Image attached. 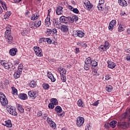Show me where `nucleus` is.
I'll use <instances>...</instances> for the list:
<instances>
[{
    "label": "nucleus",
    "mask_w": 130,
    "mask_h": 130,
    "mask_svg": "<svg viewBox=\"0 0 130 130\" xmlns=\"http://www.w3.org/2000/svg\"><path fill=\"white\" fill-rule=\"evenodd\" d=\"M21 74L22 72H21V71L17 70V72H15L14 73V77L15 78V79H19Z\"/></svg>",
    "instance_id": "14"
},
{
    "label": "nucleus",
    "mask_w": 130,
    "mask_h": 130,
    "mask_svg": "<svg viewBox=\"0 0 130 130\" xmlns=\"http://www.w3.org/2000/svg\"><path fill=\"white\" fill-rule=\"evenodd\" d=\"M85 122V119L83 117H78L77 119V126H82Z\"/></svg>",
    "instance_id": "6"
},
{
    "label": "nucleus",
    "mask_w": 130,
    "mask_h": 130,
    "mask_svg": "<svg viewBox=\"0 0 130 130\" xmlns=\"http://www.w3.org/2000/svg\"><path fill=\"white\" fill-rule=\"evenodd\" d=\"M2 8H3L5 11H7V10H8V8L7 7V5L6 4H4V5L2 6Z\"/></svg>",
    "instance_id": "64"
},
{
    "label": "nucleus",
    "mask_w": 130,
    "mask_h": 130,
    "mask_svg": "<svg viewBox=\"0 0 130 130\" xmlns=\"http://www.w3.org/2000/svg\"><path fill=\"white\" fill-rule=\"evenodd\" d=\"M116 123H117V122L116 120H113L110 122L109 125H110V126H111V127L114 128V127L116 126Z\"/></svg>",
    "instance_id": "20"
},
{
    "label": "nucleus",
    "mask_w": 130,
    "mask_h": 130,
    "mask_svg": "<svg viewBox=\"0 0 130 130\" xmlns=\"http://www.w3.org/2000/svg\"><path fill=\"white\" fill-rule=\"evenodd\" d=\"M90 66H92V67H97V66H98V60H91V63L90 64Z\"/></svg>",
    "instance_id": "26"
},
{
    "label": "nucleus",
    "mask_w": 130,
    "mask_h": 130,
    "mask_svg": "<svg viewBox=\"0 0 130 130\" xmlns=\"http://www.w3.org/2000/svg\"><path fill=\"white\" fill-rule=\"evenodd\" d=\"M73 18L74 21H78V20H79V17H78L77 16H73Z\"/></svg>",
    "instance_id": "62"
},
{
    "label": "nucleus",
    "mask_w": 130,
    "mask_h": 130,
    "mask_svg": "<svg viewBox=\"0 0 130 130\" xmlns=\"http://www.w3.org/2000/svg\"><path fill=\"white\" fill-rule=\"evenodd\" d=\"M17 109L20 113H24V109L23 108V107H22V105L18 104Z\"/></svg>",
    "instance_id": "21"
},
{
    "label": "nucleus",
    "mask_w": 130,
    "mask_h": 130,
    "mask_svg": "<svg viewBox=\"0 0 130 130\" xmlns=\"http://www.w3.org/2000/svg\"><path fill=\"white\" fill-rule=\"evenodd\" d=\"M108 28L110 31H112L113 29H114V26L112 25H111L110 23H109Z\"/></svg>",
    "instance_id": "47"
},
{
    "label": "nucleus",
    "mask_w": 130,
    "mask_h": 130,
    "mask_svg": "<svg viewBox=\"0 0 130 130\" xmlns=\"http://www.w3.org/2000/svg\"><path fill=\"white\" fill-rule=\"evenodd\" d=\"M90 67H91V65H90V64H88L85 62V64L84 65V70H85V71H89Z\"/></svg>",
    "instance_id": "29"
},
{
    "label": "nucleus",
    "mask_w": 130,
    "mask_h": 130,
    "mask_svg": "<svg viewBox=\"0 0 130 130\" xmlns=\"http://www.w3.org/2000/svg\"><path fill=\"white\" fill-rule=\"evenodd\" d=\"M77 104H78V106H79L80 107H85V105L84 104H83V102H82V101L81 100H79L77 102Z\"/></svg>",
    "instance_id": "34"
},
{
    "label": "nucleus",
    "mask_w": 130,
    "mask_h": 130,
    "mask_svg": "<svg viewBox=\"0 0 130 130\" xmlns=\"http://www.w3.org/2000/svg\"><path fill=\"white\" fill-rule=\"evenodd\" d=\"M118 30L119 32H122V31L123 30V27H122V25H119V26L118 27Z\"/></svg>",
    "instance_id": "51"
},
{
    "label": "nucleus",
    "mask_w": 130,
    "mask_h": 130,
    "mask_svg": "<svg viewBox=\"0 0 130 130\" xmlns=\"http://www.w3.org/2000/svg\"><path fill=\"white\" fill-rule=\"evenodd\" d=\"M129 113H130V108L126 112L125 114H123V118H125L126 116H128V119L130 120V115Z\"/></svg>",
    "instance_id": "25"
},
{
    "label": "nucleus",
    "mask_w": 130,
    "mask_h": 130,
    "mask_svg": "<svg viewBox=\"0 0 130 130\" xmlns=\"http://www.w3.org/2000/svg\"><path fill=\"white\" fill-rule=\"evenodd\" d=\"M43 87L45 89V90H48V88H49V85L47 83H44L43 84Z\"/></svg>",
    "instance_id": "39"
},
{
    "label": "nucleus",
    "mask_w": 130,
    "mask_h": 130,
    "mask_svg": "<svg viewBox=\"0 0 130 130\" xmlns=\"http://www.w3.org/2000/svg\"><path fill=\"white\" fill-rule=\"evenodd\" d=\"M104 46H105L106 49H109L110 47L109 42L105 41Z\"/></svg>",
    "instance_id": "36"
},
{
    "label": "nucleus",
    "mask_w": 130,
    "mask_h": 130,
    "mask_svg": "<svg viewBox=\"0 0 130 130\" xmlns=\"http://www.w3.org/2000/svg\"><path fill=\"white\" fill-rule=\"evenodd\" d=\"M68 8L70 10V11H72V12H73V11L74 10V8L73 6H71V5H69L68 6Z\"/></svg>",
    "instance_id": "63"
},
{
    "label": "nucleus",
    "mask_w": 130,
    "mask_h": 130,
    "mask_svg": "<svg viewBox=\"0 0 130 130\" xmlns=\"http://www.w3.org/2000/svg\"><path fill=\"white\" fill-rule=\"evenodd\" d=\"M5 123H6L5 125V126H7V127H12V125L10 120L6 121Z\"/></svg>",
    "instance_id": "22"
},
{
    "label": "nucleus",
    "mask_w": 130,
    "mask_h": 130,
    "mask_svg": "<svg viewBox=\"0 0 130 130\" xmlns=\"http://www.w3.org/2000/svg\"><path fill=\"white\" fill-rule=\"evenodd\" d=\"M52 32V30L51 29H48L47 30V35H51V33Z\"/></svg>",
    "instance_id": "49"
},
{
    "label": "nucleus",
    "mask_w": 130,
    "mask_h": 130,
    "mask_svg": "<svg viewBox=\"0 0 130 130\" xmlns=\"http://www.w3.org/2000/svg\"><path fill=\"white\" fill-rule=\"evenodd\" d=\"M62 26V24H61V23L58 22L54 27H55V28H58V29H60L61 28Z\"/></svg>",
    "instance_id": "41"
},
{
    "label": "nucleus",
    "mask_w": 130,
    "mask_h": 130,
    "mask_svg": "<svg viewBox=\"0 0 130 130\" xmlns=\"http://www.w3.org/2000/svg\"><path fill=\"white\" fill-rule=\"evenodd\" d=\"M99 101H96L95 102L93 103V104H91V105H92V106H98V104H99Z\"/></svg>",
    "instance_id": "53"
},
{
    "label": "nucleus",
    "mask_w": 130,
    "mask_h": 130,
    "mask_svg": "<svg viewBox=\"0 0 130 130\" xmlns=\"http://www.w3.org/2000/svg\"><path fill=\"white\" fill-rule=\"evenodd\" d=\"M60 23H64V24L69 23V18L66 16H61L59 18Z\"/></svg>",
    "instance_id": "8"
},
{
    "label": "nucleus",
    "mask_w": 130,
    "mask_h": 130,
    "mask_svg": "<svg viewBox=\"0 0 130 130\" xmlns=\"http://www.w3.org/2000/svg\"><path fill=\"white\" fill-rule=\"evenodd\" d=\"M110 25H113L114 27L115 26V24H116V20H112L110 22Z\"/></svg>",
    "instance_id": "48"
},
{
    "label": "nucleus",
    "mask_w": 130,
    "mask_h": 130,
    "mask_svg": "<svg viewBox=\"0 0 130 130\" xmlns=\"http://www.w3.org/2000/svg\"><path fill=\"white\" fill-rule=\"evenodd\" d=\"M76 35H77V36H78V37H80V38H82L85 36V33L82 30H78L76 31Z\"/></svg>",
    "instance_id": "19"
},
{
    "label": "nucleus",
    "mask_w": 130,
    "mask_h": 130,
    "mask_svg": "<svg viewBox=\"0 0 130 130\" xmlns=\"http://www.w3.org/2000/svg\"><path fill=\"white\" fill-rule=\"evenodd\" d=\"M29 27L30 28H34L35 27V24L33 22L29 24Z\"/></svg>",
    "instance_id": "61"
},
{
    "label": "nucleus",
    "mask_w": 130,
    "mask_h": 130,
    "mask_svg": "<svg viewBox=\"0 0 130 130\" xmlns=\"http://www.w3.org/2000/svg\"><path fill=\"white\" fill-rule=\"evenodd\" d=\"M47 76L49 79H50L51 82H55V79L54 77L53 76V75H52V73L51 72H48Z\"/></svg>",
    "instance_id": "16"
},
{
    "label": "nucleus",
    "mask_w": 130,
    "mask_h": 130,
    "mask_svg": "<svg viewBox=\"0 0 130 130\" xmlns=\"http://www.w3.org/2000/svg\"><path fill=\"white\" fill-rule=\"evenodd\" d=\"M41 115H42V112L39 111L37 113V116H41Z\"/></svg>",
    "instance_id": "59"
},
{
    "label": "nucleus",
    "mask_w": 130,
    "mask_h": 130,
    "mask_svg": "<svg viewBox=\"0 0 130 130\" xmlns=\"http://www.w3.org/2000/svg\"><path fill=\"white\" fill-rule=\"evenodd\" d=\"M34 50L37 56L41 57L43 56V54L42 53V50L39 47L35 46L34 48Z\"/></svg>",
    "instance_id": "4"
},
{
    "label": "nucleus",
    "mask_w": 130,
    "mask_h": 130,
    "mask_svg": "<svg viewBox=\"0 0 130 130\" xmlns=\"http://www.w3.org/2000/svg\"><path fill=\"white\" fill-rule=\"evenodd\" d=\"M107 63H108V68H109L110 69H114V68L116 67V64H115V63L111 61L108 60L107 61Z\"/></svg>",
    "instance_id": "11"
},
{
    "label": "nucleus",
    "mask_w": 130,
    "mask_h": 130,
    "mask_svg": "<svg viewBox=\"0 0 130 130\" xmlns=\"http://www.w3.org/2000/svg\"><path fill=\"white\" fill-rule=\"evenodd\" d=\"M73 13H75V14H79V10L77 8H74L73 11Z\"/></svg>",
    "instance_id": "56"
},
{
    "label": "nucleus",
    "mask_w": 130,
    "mask_h": 130,
    "mask_svg": "<svg viewBox=\"0 0 130 130\" xmlns=\"http://www.w3.org/2000/svg\"><path fill=\"white\" fill-rule=\"evenodd\" d=\"M55 111H56L57 113H60L62 111V109L59 106H57L55 108Z\"/></svg>",
    "instance_id": "24"
},
{
    "label": "nucleus",
    "mask_w": 130,
    "mask_h": 130,
    "mask_svg": "<svg viewBox=\"0 0 130 130\" xmlns=\"http://www.w3.org/2000/svg\"><path fill=\"white\" fill-rule=\"evenodd\" d=\"M23 68L24 67L23 66V64H19L18 67V71H20V72L22 73Z\"/></svg>",
    "instance_id": "40"
},
{
    "label": "nucleus",
    "mask_w": 130,
    "mask_h": 130,
    "mask_svg": "<svg viewBox=\"0 0 130 130\" xmlns=\"http://www.w3.org/2000/svg\"><path fill=\"white\" fill-rule=\"evenodd\" d=\"M18 97L20 99H21V100H26L27 98V94L25 93H20L18 95Z\"/></svg>",
    "instance_id": "18"
},
{
    "label": "nucleus",
    "mask_w": 130,
    "mask_h": 130,
    "mask_svg": "<svg viewBox=\"0 0 130 130\" xmlns=\"http://www.w3.org/2000/svg\"><path fill=\"white\" fill-rule=\"evenodd\" d=\"M35 27L36 28H38L39 27H40L41 26V21L40 20H37L34 23Z\"/></svg>",
    "instance_id": "27"
},
{
    "label": "nucleus",
    "mask_w": 130,
    "mask_h": 130,
    "mask_svg": "<svg viewBox=\"0 0 130 130\" xmlns=\"http://www.w3.org/2000/svg\"><path fill=\"white\" fill-rule=\"evenodd\" d=\"M11 33H12L11 31H6L5 34V37L6 39H7V41L8 43H9V44H11V43H13V37H12Z\"/></svg>",
    "instance_id": "2"
},
{
    "label": "nucleus",
    "mask_w": 130,
    "mask_h": 130,
    "mask_svg": "<svg viewBox=\"0 0 130 130\" xmlns=\"http://www.w3.org/2000/svg\"><path fill=\"white\" fill-rule=\"evenodd\" d=\"M46 42V39L44 38H41L39 41V43H42V42Z\"/></svg>",
    "instance_id": "45"
},
{
    "label": "nucleus",
    "mask_w": 130,
    "mask_h": 130,
    "mask_svg": "<svg viewBox=\"0 0 130 130\" xmlns=\"http://www.w3.org/2000/svg\"><path fill=\"white\" fill-rule=\"evenodd\" d=\"M99 49L100 50H102L103 51H105L106 50H107L106 48L105 47L104 45H101L99 47Z\"/></svg>",
    "instance_id": "42"
},
{
    "label": "nucleus",
    "mask_w": 130,
    "mask_h": 130,
    "mask_svg": "<svg viewBox=\"0 0 130 130\" xmlns=\"http://www.w3.org/2000/svg\"><path fill=\"white\" fill-rule=\"evenodd\" d=\"M60 74L61 76V75H64V76H66V74H67V70L64 69L63 70Z\"/></svg>",
    "instance_id": "57"
},
{
    "label": "nucleus",
    "mask_w": 130,
    "mask_h": 130,
    "mask_svg": "<svg viewBox=\"0 0 130 130\" xmlns=\"http://www.w3.org/2000/svg\"><path fill=\"white\" fill-rule=\"evenodd\" d=\"M10 114H12V115H14L15 116H17L18 115V113L16 111V109L13 107H11L10 109Z\"/></svg>",
    "instance_id": "9"
},
{
    "label": "nucleus",
    "mask_w": 130,
    "mask_h": 130,
    "mask_svg": "<svg viewBox=\"0 0 130 130\" xmlns=\"http://www.w3.org/2000/svg\"><path fill=\"white\" fill-rule=\"evenodd\" d=\"M70 22H71V23H74V22H75V20H74L73 17H71L70 16L68 17V23H70Z\"/></svg>",
    "instance_id": "43"
},
{
    "label": "nucleus",
    "mask_w": 130,
    "mask_h": 130,
    "mask_svg": "<svg viewBox=\"0 0 130 130\" xmlns=\"http://www.w3.org/2000/svg\"><path fill=\"white\" fill-rule=\"evenodd\" d=\"M63 8L61 6H58L56 9V13L57 15H61L63 12Z\"/></svg>",
    "instance_id": "10"
},
{
    "label": "nucleus",
    "mask_w": 130,
    "mask_h": 130,
    "mask_svg": "<svg viewBox=\"0 0 130 130\" xmlns=\"http://www.w3.org/2000/svg\"><path fill=\"white\" fill-rule=\"evenodd\" d=\"M64 69H63L62 67H60L58 68V71L60 73H61L64 70Z\"/></svg>",
    "instance_id": "60"
},
{
    "label": "nucleus",
    "mask_w": 130,
    "mask_h": 130,
    "mask_svg": "<svg viewBox=\"0 0 130 130\" xmlns=\"http://www.w3.org/2000/svg\"><path fill=\"white\" fill-rule=\"evenodd\" d=\"M117 125L123 128V129H125V128H127L129 126V123L127 122H122L118 123Z\"/></svg>",
    "instance_id": "5"
},
{
    "label": "nucleus",
    "mask_w": 130,
    "mask_h": 130,
    "mask_svg": "<svg viewBox=\"0 0 130 130\" xmlns=\"http://www.w3.org/2000/svg\"><path fill=\"white\" fill-rule=\"evenodd\" d=\"M112 89H113V87L110 85H108L106 87V90L107 92H111Z\"/></svg>",
    "instance_id": "30"
},
{
    "label": "nucleus",
    "mask_w": 130,
    "mask_h": 130,
    "mask_svg": "<svg viewBox=\"0 0 130 130\" xmlns=\"http://www.w3.org/2000/svg\"><path fill=\"white\" fill-rule=\"evenodd\" d=\"M48 107L50 109H53L54 108V105L53 103H50L48 105Z\"/></svg>",
    "instance_id": "46"
},
{
    "label": "nucleus",
    "mask_w": 130,
    "mask_h": 130,
    "mask_svg": "<svg viewBox=\"0 0 130 130\" xmlns=\"http://www.w3.org/2000/svg\"><path fill=\"white\" fill-rule=\"evenodd\" d=\"M98 9L100 12H102L103 11V5L99 4L98 5Z\"/></svg>",
    "instance_id": "37"
},
{
    "label": "nucleus",
    "mask_w": 130,
    "mask_h": 130,
    "mask_svg": "<svg viewBox=\"0 0 130 130\" xmlns=\"http://www.w3.org/2000/svg\"><path fill=\"white\" fill-rule=\"evenodd\" d=\"M31 20H32V21H35V20H37V18H36L35 14H33L31 16Z\"/></svg>",
    "instance_id": "54"
},
{
    "label": "nucleus",
    "mask_w": 130,
    "mask_h": 130,
    "mask_svg": "<svg viewBox=\"0 0 130 130\" xmlns=\"http://www.w3.org/2000/svg\"><path fill=\"white\" fill-rule=\"evenodd\" d=\"M28 96H30L32 98V99H35L37 96H38V92L33 91H28Z\"/></svg>",
    "instance_id": "7"
},
{
    "label": "nucleus",
    "mask_w": 130,
    "mask_h": 130,
    "mask_svg": "<svg viewBox=\"0 0 130 130\" xmlns=\"http://www.w3.org/2000/svg\"><path fill=\"white\" fill-rule=\"evenodd\" d=\"M14 66H18L20 63V61L18 59L15 60L14 61Z\"/></svg>",
    "instance_id": "55"
},
{
    "label": "nucleus",
    "mask_w": 130,
    "mask_h": 130,
    "mask_svg": "<svg viewBox=\"0 0 130 130\" xmlns=\"http://www.w3.org/2000/svg\"><path fill=\"white\" fill-rule=\"evenodd\" d=\"M85 62L91 66V63L92 62V60H91V57H88L86 58Z\"/></svg>",
    "instance_id": "35"
},
{
    "label": "nucleus",
    "mask_w": 130,
    "mask_h": 130,
    "mask_svg": "<svg viewBox=\"0 0 130 130\" xmlns=\"http://www.w3.org/2000/svg\"><path fill=\"white\" fill-rule=\"evenodd\" d=\"M36 82L34 81H32L29 84V86H30L31 88H35V87H36Z\"/></svg>",
    "instance_id": "33"
},
{
    "label": "nucleus",
    "mask_w": 130,
    "mask_h": 130,
    "mask_svg": "<svg viewBox=\"0 0 130 130\" xmlns=\"http://www.w3.org/2000/svg\"><path fill=\"white\" fill-rule=\"evenodd\" d=\"M0 63L1 65H2L5 69H6V70H11V67H12V62H9L2 60L1 61Z\"/></svg>",
    "instance_id": "3"
},
{
    "label": "nucleus",
    "mask_w": 130,
    "mask_h": 130,
    "mask_svg": "<svg viewBox=\"0 0 130 130\" xmlns=\"http://www.w3.org/2000/svg\"><path fill=\"white\" fill-rule=\"evenodd\" d=\"M11 14L12 13H11V12H7L5 15L4 16V19H5V20H8V19H9V17H10Z\"/></svg>",
    "instance_id": "28"
},
{
    "label": "nucleus",
    "mask_w": 130,
    "mask_h": 130,
    "mask_svg": "<svg viewBox=\"0 0 130 130\" xmlns=\"http://www.w3.org/2000/svg\"><path fill=\"white\" fill-rule=\"evenodd\" d=\"M12 94L13 95H18V90L15 87H12Z\"/></svg>",
    "instance_id": "31"
},
{
    "label": "nucleus",
    "mask_w": 130,
    "mask_h": 130,
    "mask_svg": "<svg viewBox=\"0 0 130 130\" xmlns=\"http://www.w3.org/2000/svg\"><path fill=\"white\" fill-rule=\"evenodd\" d=\"M17 51H18L17 48H13L10 50L9 53L10 55H12V56H15L16 53H17Z\"/></svg>",
    "instance_id": "13"
},
{
    "label": "nucleus",
    "mask_w": 130,
    "mask_h": 130,
    "mask_svg": "<svg viewBox=\"0 0 130 130\" xmlns=\"http://www.w3.org/2000/svg\"><path fill=\"white\" fill-rule=\"evenodd\" d=\"M60 30H61L62 32H67L68 30H69V28H68V26L65 25H62V26Z\"/></svg>",
    "instance_id": "23"
},
{
    "label": "nucleus",
    "mask_w": 130,
    "mask_h": 130,
    "mask_svg": "<svg viewBox=\"0 0 130 130\" xmlns=\"http://www.w3.org/2000/svg\"><path fill=\"white\" fill-rule=\"evenodd\" d=\"M45 23L47 27H49V25H51V23L50 22V16L49 14H48V17L46 18Z\"/></svg>",
    "instance_id": "12"
},
{
    "label": "nucleus",
    "mask_w": 130,
    "mask_h": 130,
    "mask_svg": "<svg viewBox=\"0 0 130 130\" xmlns=\"http://www.w3.org/2000/svg\"><path fill=\"white\" fill-rule=\"evenodd\" d=\"M118 3L121 7H126L127 6V3L125 0H119Z\"/></svg>",
    "instance_id": "17"
},
{
    "label": "nucleus",
    "mask_w": 130,
    "mask_h": 130,
    "mask_svg": "<svg viewBox=\"0 0 130 130\" xmlns=\"http://www.w3.org/2000/svg\"><path fill=\"white\" fill-rule=\"evenodd\" d=\"M16 69V67L14 66H13V63H11V67H10V71H14Z\"/></svg>",
    "instance_id": "58"
},
{
    "label": "nucleus",
    "mask_w": 130,
    "mask_h": 130,
    "mask_svg": "<svg viewBox=\"0 0 130 130\" xmlns=\"http://www.w3.org/2000/svg\"><path fill=\"white\" fill-rule=\"evenodd\" d=\"M0 102L2 105L3 106H6V105H8V100H7V98L3 92H0Z\"/></svg>",
    "instance_id": "1"
},
{
    "label": "nucleus",
    "mask_w": 130,
    "mask_h": 130,
    "mask_svg": "<svg viewBox=\"0 0 130 130\" xmlns=\"http://www.w3.org/2000/svg\"><path fill=\"white\" fill-rule=\"evenodd\" d=\"M61 80L62 82H67V77H66V75H64V74L61 75Z\"/></svg>",
    "instance_id": "38"
},
{
    "label": "nucleus",
    "mask_w": 130,
    "mask_h": 130,
    "mask_svg": "<svg viewBox=\"0 0 130 130\" xmlns=\"http://www.w3.org/2000/svg\"><path fill=\"white\" fill-rule=\"evenodd\" d=\"M47 121L50 124H52V123H54L53 121H52V119H51L50 118L48 117L47 119Z\"/></svg>",
    "instance_id": "44"
},
{
    "label": "nucleus",
    "mask_w": 130,
    "mask_h": 130,
    "mask_svg": "<svg viewBox=\"0 0 130 130\" xmlns=\"http://www.w3.org/2000/svg\"><path fill=\"white\" fill-rule=\"evenodd\" d=\"M84 4L85 7L87 8L88 11H90V9L93 8V5H92V4H90V2L89 1L86 2Z\"/></svg>",
    "instance_id": "15"
},
{
    "label": "nucleus",
    "mask_w": 130,
    "mask_h": 130,
    "mask_svg": "<svg viewBox=\"0 0 130 130\" xmlns=\"http://www.w3.org/2000/svg\"><path fill=\"white\" fill-rule=\"evenodd\" d=\"M46 42H47V43H48V44H51V43L52 42V41L51 40V39H50L49 38H46Z\"/></svg>",
    "instance_id": "52"
},
{
    "label": "nucleus",
    "mask_w": 130,
    "mask_h": 130,
    "mask_svg": "<svg viewBox=\"0 0 130 130\" xmlns=\"http://www.w3.org/2000/svg\"><path fill=\"white\" fill-rule=\"evenodd\" d=\"M51 102H52L54 105H57V104H58V101L56 99H52L51 100Z\"/></svg>",
    "instance_id": "32"
},
{
    "label": "nucleus",
    "mask_w": 130,
    "mask_h": 130,
    "mask_svg": "<svg viewBox=\"0 0 130 130\" xmlns=\"http://www.w3.org/2000/svg\"><path fill=\"white\" fill-rule=\"evenodd\" d=\"M11 29H12V26L11 25H8L6 27V31H11Z\"/></svg>",
    "instance_id": "50"
}]
</instances>
